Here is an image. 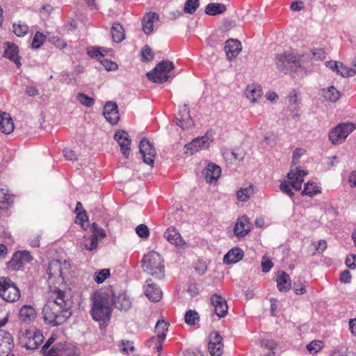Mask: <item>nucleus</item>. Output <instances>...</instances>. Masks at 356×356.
Here are the masks:
<instances>
[{"label": "nucleus", "instance_id": "f257e3e1", "mask_svg": "<svg viewBox=\"0 0 356 356\" xmlns=\"http://www.w3.org/2000/svg\"><path fill=\"white\" fill-rule=\"evenodd\" d=\"M42 315L44 321L52 326L62 325L71 316L65 292L58 289L55 290L43 307Z\"/></svg>", "mask_w": 356, "mask_h": 356}, {"label": "nucleus", "instance_id": "f03ea898", "mask_svg": "<svg viewBox=\"0 0 356 356\" xmlns=\"http://www.w3.org/2000/svg\"><path fill=\"white\" fill-rule=\"evenodd\" d=\"M141 262L142 268L147 273L159 279L164 277V260L162 256L157 252H149L144 255Z\"/></svg>", "mask_w": 356, "mask_h": 356}, {"label": "nucleus", "instance_id": "7ed1b4c3", "mask_svg": "<svg viewBox=\"0 0 356 356\" xmlns=\"http://www.w3.org/2000/svg\"><path fill=\"white\" fill-rule=\"evenodd\" d=\"M112 301L105 296L95 295L92 298L91 314L97 321H108L110 319L112 310Z\"/></svg>", "mask_w": 356, "mask_h": 356}, {"label": "nucleus", "instance_id": "20e7f679", "mask_svg": "<svg viewBox=\"0 0 356 356\" xmlns=\"http://www.w3.org/2000/svg\"><path fill=\"white\" fill-rule=\"evenodd\" d=\"M275 64L277 70L284 74L294 72L301 67L300 56L293 52L277 54L275 57Z\"/></svg>", "mask_w": 356, "mask_h": 356}, {"label": "nucleus", "instance_id": "39448f33", "mask_svg": "<svg viewBox=\"0 0 356 356\" xmlns=\"http://www.w3.org/2000/svg\"><path fill=\"white\" fill-rule=\"evenodd\" d=\"M307 173L304 170H300L298 168L295 170H291L288 174L287 177L290 180L289 182L283 181L281 182L280 189L281 191L289 197H292L294 193L291 190V187L296 191L301 189L302 184L304 181V177Z\"/></svg>", "mask_w": 356, "mask_h": 356}, {"label": "nucleus", "instance_id": "423d86ee", "mask_svg": "<svg viewBox=\"0 0 356 356\" xmlns=\"http://www.w3.org/2000/svg\"><path fill=\"white\" fill-rule=\"evenodd\" d=\"M19 340L21 345L26 349L35 350L42 343L44 337L40 330L32 327L21 330Z\"/></svg>", "mask_w": 356, "mask_h": 356}, {"label": "nucleus", "instance_id": "0eeeda50", "mask_svg": "<svg viewBox=\"0 0 356 356\" xmlns=\"http://www.w3.org/2000/svg\"><path fill=\"white\" fill-rule=\"evenodd\" d=\"M20 291L9 278L0 277V297L8 302H15L20 298Z\"/></svg>", "mask_w": 356, "mask_h": 356}, {"label": "nucleus", "instance_id": "6e6552de", "mask_svg": "<svg viewBox=\"0 0 356 356\" xmlns=\"http://www.w3.org/2000/svg\"><path fill=\"white\" fill-rule=\"evenodd\" d=\"M54 341L55 338L54 337H51L43 346L42 350L43 351L44 356H74V347L67 343H58L46 353V350L49 348Z\"/></svg>", "mask_w": 356, "mask_h": 356}, {"label": "nucleus", "instance_id": "1a4fd4ad", "mask_svg": "<svg viewBox=\"0 0 356 356\" xmlns=\"http://www.w3.org/2000/svg\"><path fill=\"white\" fill-rule=\"evenodd\" d=\"M173 68L172 62L163 60L152 72L147 73V77L154 83H163L170 76V74Z\"/></svg>", "mask_w": 356, "mask_h": 356}, {"label": "nucleus", "instance_id": "9d476101", "mask_svg": "<svg viewBox=\"0 0 356 356\" xmlns=\"http://www.w3.org/2000/svg\"><path fill=\"white\" fill-rule=\"evenodd\" d=\"M355 129L353 123L339 124L330 131L329 139L333 145L341 144Z\"/></svg>", "mask_w": 356, "mask_h": 356}, {"label": "nucleus", "instance_id": "9b49d317", "mask_svg": "<svg viewBox=\"0 0 356 356\" xmlns=\"http://www.w3.org/2000/svg\"><path fill=\"white\" fill-rule=\"evenodd\" d=\"M32 259L33 257L28 251H19L15 252L7 263V267L10 270H19L26 263L30 262Z\"/></svg>", "mask_w": 356, "mask_h": 356}, {"label": "nucleus", "instance_id": "f8f14e48", "mask_svg": "<svg viewBox=\"0 0 356 356\" xmlns=\"http://www.w3.org/2000/svg\"><path fill=\"white\" fill-rule=\"evenodd\" d=\"M139 151L143 156L144 163L153 166L156 152L152 143L146 139L141 140L139 145Z\"/></svg>", "mask_w": 356, "mask_h": 356}, {"label": "nucleus", "instance_id": "ddd939ff", "mask_svg": "<svg viewBox=\"0 0 356 356\" xmlns=\"http://www.w3.org/2000/svg\"><path fill=\"white\" fill-rule=\"evenodd\" d=\"M202 175L207 184H216L221 175V168L215 163H209L202 170Z\"/></svg>", "mask_w": 356, "mask_h": 356}, {"label": "nucleus", "instance_id": "4468645a", "mask_svg": "<svg viewBox=\"0 0 356 356\" xmlns=\"http://www.w3.org/2000/svg\"><path fill=\"white\" fill-rule=\"evenodd\" d=\"M114 138L120 145L122 154L124 157L128 158L130 154V146L131 143V140L128 133L123 130H119L115 132Z\"/></svg>", "mask_w": 356, "mask_h": 356}, {"label": "nucleus", "instance_id": "2eb2a0df", "mask_svg": "<svg viewBox=\"0 0 356 356\" xmlns=\"http://www.w3.org/2000/svg\"><path fill=\"white\" fill-rule=\"evenodd\" d=\"M13 347V339L10 333L0 330V356H8Z\"/></svg>", "mask_w": 356, "mask_h": 356}, {"label": "nucleus", "instance_id": "dca6fc26", "mask_svg": "<svg viewBox=\"0 0 356 356\" xmlns=\"http://www.w3.org/2000/svg\"><path fill=\"white\" fill-rule=\"evenodd\" d=\"M211 302L214 307L215 314L218 317L222 318L226 316L228 306L224 298L219 295L213 294L211 296Z\"/></svg>", "mask_w": 356, "mask_h": 356}, {"label": "nucleus", "instance_id": "f3484780", "mask_svg": "<svg viewBox=\"0 0 356 356\" xmlns=\"http://www.w3.org/2000/svg\"><path fill=\"white\" fill-rule=\"evenodd\" d=\"M103 114L106 120L112 124H115L120 120L118 107L115 102H108L103 111Z\"/></svg>", "mask_w": 356, "mask_h": 356}, {"label": "nucleus", "instance_id": "a211bd4d", "mask_svg": "<svg viewBox=\"0 0 356 356\" xmlns=\"http://www.w3.org/2000/svg\"><path fill=\"white\" fill-rule=\"evenodd\" d=\"M4 56L12 60L19 68L22 65L20 57L19 56V47L13 42H8L5 44Z\"/></svg>", "mask_w": 356, "mask_h": 356}, {"label": "nucleus", "instance_id": "6ab92c4d", "mask_svg": "<svg viewBox=\"0 0 356 356\" xmlns=\"http://www.w3.org/2000/svg\"><path fill=\"white\" fill-rule=\"evenodd\" d=\"M224 49L228 60H232L239 54L242 45L238 40L229 39L226 41Z\"/></svg>", "mask_w": 356, "mask_h": 356}, {"label": "nucleus", "instance_id": "aec40b11", "mask_svg": "<svg viewBox=\"0 0 356 356\" xmlns=\"http://www.w3.org/2000/svg\"><path fill=\"white\" fill-rule=\"evenodd\" d=\"M47 272L49 280L55 279L58 280V282L63 280L65 273L58 260L50 261Z\"/></svg>", "mask_w": 356, "mask_h": 356}, {"label": "nucleus", "instance_id": "412c9836", "mask_svg": "<svg viewBox=\"0 0 356 356\" xmlns=\"http://www.w3.org/2000/svg\"><path fill=\"white\" fill-rule=\"evenodd\" d=\"M195 126L193 120L190 115V111L187 105H184L181 111H179V127L183 130L192 129Z\"/></svg>", "mask_w": 356, "mask_h": 356}, {"label": "nucleus", "instance_id": "4be33fe9", "mask_svg": "<svg viewBox=\"0 0 356 356\" xmlns=\"http://www.w3.org/2000/svg\"><path fill=\"white\" fill-rule=\"evenodd\" d=\"M147 285L145 286V294L152 302H158L162 297L161 289L152 282V280L146 281Z\"/></svg>", "mask_w": 356, "mask_h": 356}, {"label": "nucleus", "instance_id": "5701e85b", "mask_svg": "<svg viewBox=\"0 0 356 356\" xmlns=\"http://www.w3.org/2000/svg\"><path fill=\"white\" fill-rule=\"evenodd\" d=\"M159 15L156 13L150 12L146 13L143 18V30L147 35L151 34L154 31V24L159 20Z\"/></svg>", "mask_w": 356, "mask_h": 356}, {"label": "nucleus", "instance_id": "b1692460", "mask_svg": "<svg viewBox=\"0 0 356 356\" xmlns=\"http://www.w3.org/2000/svg\"><path fill=\"white\" fill-rule=\"evenodd\" d=\"M250 231L249 219L243 216L239 218L234 228V233L237 237H243Z\"/></svg>", "mask_w": 356, "mask_h": 356}, {"label": "nucleus", "instance_id": "393cba45", "mask_svg": "<svg viewBox=\"0 0 356 356\" xmlns=\"http://www.w3.org/2000/svg\"><path fill=\"white\" fill-rule=\"evenodd\" d=\"M263 94L261 86L252 84L247 86L245 95L251 103H256L261 97Z\"/></svg>", "mask_w": 356, "mask_h": 356}, {"label": "nucleus", "instance_id": "a878e982", "mask_svg": "<svg viewBox=\"0 0 356 356\" xmlns=\"http://www.w3.org/2000/svg\"><path fill=\"white\" fill-rule=\"evenodd\" d=\"M243 255V251L241 248H234L224 256L223 261L227 264H235L241 261Z\"/></svg>", "mask_w": 356, "mask_h": 356}, {"label": "nucleus", "instance_id": "bb28decb", "mask_svg": "<svg viewBox=\"0 0 356 356\" xmlns=\"http://www.w3.org/2000/svg\"><path fill=\"white\" fill-rule=\"evenodd\" d=\"M276 282L277 289L280 291H287L291 287L290 277L284 271L278 273Z\"/></svg>", "mask_w": 356, "mask_h": 356}, {"label": "nucleus", "instance_id": "cd10ccee", "mask_svg": "<svg viewBox=\"0 0 356 356\" xmlns=\"http://www.w3.org/2000/svg\"><path fill=\"white\" fill-rule=\"evenodd\" d=\"M166 241L175 247L178 246V229L175 226L168 227L163 233Z\"/></svg>", "mask_w": 356, "mask_h": 356}, {"label": "nucleus", "instance_id": "c85d7f7f", "mask_svg": "<svg viewBox=\"0 0 356 356\" xmlns=\"http://www.w3.org/2000/svg\"><path fill=\"white\" fill-rule=\"evenodd\" d=\"M111 35L114 42H122L125 38L123 26L119 23H114L111 28Z\"/></svg>", "mask_w": 356, "mask_h": 356}, {"label": "nucleus", "instance_id": "c756f323", "mask_svg": "<svg viewBox=\"0 0 356 356\" xmlns=\"http://www.w3.org/2000/svg\"><path fill=\"white\" fill-rule=\"evenodd\" d=\"M226 10V6L223 3H211L205 8V13L209 15L222 14Z\"/></svg>", "mask_w": 356, "mask_h": 356}, {"label": "nucleus", "instance_id": "7c9ffc66", "mask_svg": "<svg viewBox=\"0 0 356 356\" xmlns=\"http://www.w3.org/2000/svg\"><path fill=\"white\" fill-rule=\"evenodd\" d=\"M14 123L10 114H5L4 118L0 122V130L6 134H10L14 130Z\"/></svg>", "mask_w": 356, "mask_h": 356}, {"label": "nucleus", "instance_id": "2f4dec72", "mask_svg": "<svg viewBox=\"0 0 356 356\" xmlns=\"http://www.w3.org/2000/svg\"><path fill=\"white\" fill-rule=\"evenodd\" d=\"M169 323L163 319L159 320L155 326V334L156 336L161 339H165L166 332L168 330Z\"/></svg>", "mask_w": 356, "mask_h": 356}, {"label": "nucleus", "instance_id": "473e14b6", "mask_svg": "<svg viewBox=\"0 0 356 356\" xmlns=\"http://www.w3.org/2000/svg\"><path fill=\"white\" fill-rule=\"evenodd\" d=\"M35 309L30 305H24L19 312V317L23 321H31L35 316Z\"/></svg>", "mask_w": 356, "mask_h": 356}, {"label": "nucleus", "instance_id": "72a5a7b5", "mask_svg": "<svg viewBox=\"0 0 356 356\" xmlns=\"http://www.w3.org/2000/svg\"><path fill=\"white\" fill-rule=\"evenodd\" d=\"M194 140L196 142L198 151L209 148L213 142L212 138L208 134L201 137H197Z\"/></svg>", "mask_w": 356, "mask_h": 356}, {"label": "nucleus", "instance_id": "f704fd0d", "mask_svg": "<svg viewBox=\"0 0 356 356\" xmlns=\"http://www.w3.org/2000/svg\"><path fill=\"white\" fill-rule=\"evenodd\" d=\"M200 321L199 314L193 309H188L184 315V322L189 326H193Z\"/></svg>", "mask_w": 356, "mask_h": 356}, {"label": "nucleus", "instance_id": "c9c22d12", "mask_svg": "<svg viewBox=\"0 0 356 356\" xmlns=\"http://www.w3.org/2000/svg\"><path fill=\"white\" fill-rule=\"evenodd\" d=\"M341 96V93L333 86L328 87L323 90V97L325 99L332 102H337Z\"/></svg>", "mask_w": 356, "mask_h": 356}, {"label": "nucleus", "instance_id": "e433bc0d", "mask_svg": "<svg viewBox=\"0 0 356 356\" xmlns=\"http://www.w3.org/2000/svg\"><path fill=\"white\" fill-rule=\"evenodd\" d=\"M254 193V188L252 186L241 188L236 193L237 199L241 202H247Z\"/></svg>", "mask_w": 356, "mask_h": 356}, {"label": "nucleus", "instance_id": "4c0bfd02", "mask_svg": "<svg viewBox=\"0 0 356 356\" xmlns=\"http://www.w3.org/2000/svg\"><path fill=\"white\" fill-rule=\"evenodd\" d=\"M115 306L120 310L127 311L131 307V302L126 296L120 295L115 301Z\"/></svg>", "mask_w": 356, "mask_h": 356}, {"label": "nucleus", "instance_id": "58836bf2", "mask_svg": "<svg viewBox=\"0 0 356 356\" xmlns=\"http://www.w3.org/2000/svg\"><path fill=\"white\" fill-rule=\"evenodd\" d=\"M13 32L17 37H23L29 33V28L23 22L19 21L13 25Z\"/></svg>", "mask_w": 356, "mask_h": 356}, {"label": "nucleus", "instance_id": "ea45409f", "mask_svg": "<svg viewBox=\"0 0 356 356\" xmlns=\"http://www.w3.org/2000/svg\"><path fill=\"white\" fill-rule=\"evenodd\" d=\"M163 339H161L156 336L152 337L150 339L147 341L146 345L152 350H156L159 354L162 350V342Z\"/></svg>", "mask_w": 356, "mask_h": 356}, {"label": "nucleus", "instance_id": "a19ab883", "mask_svg": "<svg viewBox=\"0 0 356 356\" xmlns=\"http://www.w3.org/2000/svg\"><path fill=\"white\" fill-rule=\"evenodd\" d=\"M321 193L319 188L313 182H308L305 184L304 190L302 191V195L314 196Z\"/></svg>", "mask_w": 356, "mask_h": 356}, {"label": "nucleus", "instance_id": "79ce46f5", "mask_svg": "<svg viewBox=\"0 0 356 356\" xmlns=\"http://www.w3.org/2000/svg\"><path fill=\"white\" fill-rule=\"evenodd\" d=\"M337 73L342 76H353L356 74V70L352 67H348L342 63H339Z\"/></svg>", "mask_w": 356, "mask_h": 356}, {"label": "nucleus", "instance_id": "37998d69", "mask_svg": "<svg viewBox=\"0 0 356 356\" xmlns=\"http://www.w3.org/2000/svg\"><path fill=\"white\" fill-rule=\"evenodd\" d=\"M92 236L98 241L106 237L105 231L96 222H92L91 226Z\"/></svg>", "mask_w": 356, "mask_h": 356}, {"label": "nucleus", "instance_id": "c03bdc74", "mask_svg": "<svg viewBox=\"0 0 356 356\" xmlns=\"http://www.w3.org/2000/svg\"><path fill=\"white\" fill-rule=\"evenodd\" d=\"M200 6L199 0H187L184 3V12L188 14H193Z\"/></svg>", "mask_w": 356, "mask_h": 356}, {"label": "nucleus", "instance_id": "a18cd8bd", "mask_svg": "<svg viewBox=\"0 0 356 356\" xmlns=\"http://www.w3.org/2000/svg\"><path fill=\"white\" fill-rule=\"evenodd\" d=\"M79 103L86 107H91L95 104V99L83 92H79L76 96Z\"/></svg>", "mask_w": 356, "mask_h": 356}, {"label": "nucleus", "instance_id": "49530a36", "mask_svg": "<svg viewBox=\"0 0 356 356\" xmlns=\"http://www.w3.org/2000/svg\"><path fill=\"white\" fill-rule=\"evenodd\" d=\"M83 245L88 250L92 251L95 250L98 246V241L92 236H84Z\"/></svg>", "mask_w": 356, "mask_h": 356}, {"label": "nucleus", "instance_id": "de8ad7c7", "mask_svg": "<svg viewBox=\"0 0 356 356\" xmlns=\"http://www.w3.org/2000/svg\"><path fill=\"white\" fill-rule=\"evenodd\" d=\"M208 349L212 356H220L223 352V344L209 343Z\"/></svg>", "mask_w": 356, "mask_h": 356}, {"label": "nucleus", "instance_id": "09e8293b", "mask_svg": "<svg viewBox=\"0 0 356 356\" xmlns=\"http://www.w3.org/2000/svg\"><path fill=\"white\" fill-rule=\"evenodd\" d=\"M106 51H108L102 47H92L89 49L87 53L90 57L98 58L100 60V58L104 56Z\"/></svg>", "mask_w": 356, "mask_h": 356}, {"label": "nucleus", "instance_id": "8fccbe9b", "mask_svg": "<svg viewBox=\"0 0 356 356\" xmlns=\"http://www.w3.org/2000/svg\"><path fill=\"white\" fill-rule=\"evenodd\" d=\"M45 40L46 37L43 33L39 31L36 32L33 37V42L31 44L32 47L33 49L40 48L44 44Z\"/></svg>", "mask_w": 356, "mask_h": 356}, {"label": "nucleus", "instance_id": "3c124183", "mask_svg": "<svg viewBox=\"0 0 356 356\" xmlns=\"http://www.w3.org/2000/svg\"><path fill=\"white\" fill-rule=\"evenodd\" d=\"M110 276L109 269H102L99 272L95 273L94 279L97 284L102 283L106 278Z\"/></svg>", "mask_w": 356, "mask_h": 356}, {"label": "nucleus", "instance_id": "603ef678", "mask_svg": "<svg viewBox=\"0 0 356 356\" xmlns=\"http://www.w3.org/2000/svg\"><path fill=\"white\" fill-rule=\"evenodd\" d=\"M142 59L143 61H149L154 58V52L151 47L145 45L141 50Z\"/></svg>", "mask_w": 356, "mask_h": 356}, {"label": "nucleus", "instance_id": "864d4df0", "mask_svg": "<svg viewBox=\"0 0 356 356\" xmlns=\"http://www.w3.org/2000/svg\"><path fill=\"white\" fill-rule=\"evenodd\" d=\"M88 218L85 210H82V212H78L76 213V217L75 220V222L76 224L81 225L83 229H86L85 223L88 222Z\"/></svg>", "mask_w": 356, "mask_h": 356}, {"label": "nucleus", "instance_id": "5fc2aeb1", "mask_svg": "<svg viewBox=\"0 0 356 356\" xmlns=\"http://www.w3.org/2000/svg\"><path fill=\"white\" fill-rule=\"evenodd\" d=\"M136 232L138 236L143 238H147L149 236V229L145 224H140L137 226L136 228Z\"/></svg>", "mask_w": 356, "mask_h": 356}, {"label": "nucleus", "instance_id": "6e6d98bb", "mask_svg": "<svg viewBox=\"0 0 356 356\" xmlns=\"http://www.w3.org/2000/svg\"><path fill=\"white\" fill-rule=\"evenodd\" d=\"M195 143L196 142L193 139L191 142L186 144L184 147V154L192 155L195 152H198L197 145Z\"/></svg>", "mask_w": 356, "mask_h": 356}, {"label": "nucleus", "instance_id": "4d7b16f0", "mask_svg": "<svg viewBox=\"0 0 356 356\" xmlns=\"http://www.w3.org/2000/svg\"><path fill=\"white\" fill-rule=\"evenodd\" d=\"M292 289L297 295H302L307 292L305 284L300 281L294 282Z\"/></svg>", "mask_w": 356, "mask_h": 356}, {"label": "nucleus", "instance_id": "13d9d810", "mask_svg": "<svg viewBox=\"0 0 356 356\" xmlns=\"http://www.w3.org/2000/svg\"><path fill=\"white\" fill-rule=\"evenodd\" d=\"M321 343V341H313L307 345V348L309 353H317L322 348Z\"/></svg>", "mask_w": 356, "mask_h": 356}, {"label": "nucleus", "instance_id": "bf43d9fd", "mask_svg": "<svg viewBox=\"0 0 356 356\" xmlns=\"http://www.w3.org/2000/svg\"><path fill=\"white\" fill-rule=\"evenodd\" d=\"M101 64L108 71L115 70L118 68L116 63L113 62L108 59L100 60Z\"/></svg>", "mask_w": 356, "mask_h": 356}, {"label": "nucleus", "instance_id": "052dcab7", "mask_svg": "<svg viewBox=\"0 0 356 356\" xmlns=\"http://www.w3.org/2000/svg\"><path fill=\"white\" fill-rule=\"evenodd\" d=\"M261 345L267 349L273 350L277 348V343L272 339H264L261 340Z\"/></svg>", "mask_w": 356, "mask_h": 356}, {"label": "nucleus", "instance_id": "680f3d73", "mask_svg": "<svg viewBox=\"0 0 356 356\" xmlns=\"http://www.w3.org/2000/svg\"><path fill=\"white\" fill-rule=\"evenodd\" d=\"M207 268V264L203 261H198L195 265V271L200 275L205 273Z\"/></svg>", "mask_w": 356, "mask_h": 356}, {"label": "nucleus", "instance_id": "e2e57ef3", "mask_svg": "<svg viewBox=\"0 0 356 356\" xmlns=\"http://www.w3.org/2000/svg\"><path fill=\"white\" fill-rule=\"evenodd\" d=\"M346 265L352 269L356 268V254H350L346 259Z\"/></svg>", "mask_w": 356, "mask_h": 356}, {"label": "nucleus", "instance_id": "0e129e2a", "mask_svg": "<svg viewBox=\"0 0 356 356\" xmlns=\"http://www.w3.org/2000/svg\"><path fill=\"white\" fill-rule=\"evenodd\" d=\"M134 349V347L131 342L127 341V342L122 343L121 350L124 354H129L130 353H132Z\"/></svg>", "mask_w": 356, "mask_h": 356}, {"label": "nucleus", "instance_id": "69168bd1", "mask_svg": "<svg viewBox=\"0 0 356 356\" xmlns=\"http://www.w3.org/2000/svg\"><path fill=\"white\" fill-rule=\"evenodd\" d=\"M184 356H204L198 348H188L184 352Z\"/></svg>", "mask_w": 356, "mask_h": 356}, {"label": "nucleus", "instance_id": "338daca9", "mask_svg": "<svg viewBox=\"0 0 356 356\" xmlns=\"http://www.w3.org/2000/svg\"><path fill=\"white\" fill-rule=\"evenodd\" d=\"M318 253L323 252L327 248V243L325 240H320L313 243Z\"/></svg>", "mask_w": 356, "mask_h": 356}, {"label": "nucleus", "instance_id": "774afa93", "mask_svg": "<svg viewBox=\"0 0 356 356\" xmlns=\"http://www.w3.org/2000/svg\"><path fill=\"white\" fill-rule=\"evenodd\" d=\"M340 281L343 283L347 284L351 282V275L349 270H345L340 274Z\"/></svg>", "mask_w": 356, "mask_h": 356}]
</instances>
